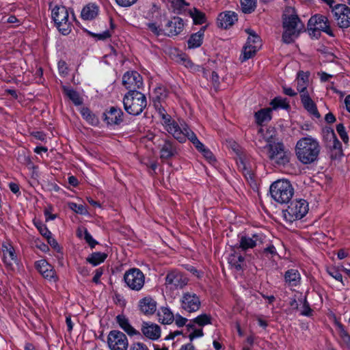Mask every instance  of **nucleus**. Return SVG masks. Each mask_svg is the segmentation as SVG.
I'll return each instance as SVG.
<instances>
[{
    "instance_id": "61",
    "label": "nucleus",
    "mask_w": 350,
    "mask_h": 350,
    "mask_svg": "<svg viewBox=\"0 0 350 350\" xmlns=\"http://www.w3.org/2000/svg\"><path fill=\"white\" fill-rule=\"evenodd\" d=\"M58 70H59V73L62 75H65L68 73V68L64 62H59Z\"/></svg>"
},
{
    "instance_id": "4",
    "label": "nucleus",
    "mask_w": 350,
    "mask_h": 350,
    "mask_svg": "<svg viewBox=\"0 0 350 350\" xmlns=\"http://www.w3.org/2000/svg\"><path fill=\"white\" fill-rule=\"evenodd\" d=\"M123 104L128 113L137 116L147 105L146 97L139 91L128 92L123 98Z\"/></svg>"
},
{
    "instance_id": "34",
    "label": "nucleus",
    "mask_w": 350,
    "mask_h": 350,
    "mask_svg": "<svg viewBox=\"0 0 350 350\" xmlns=\"http://www.w3.org/2000/svg\"><path fill=\"white\" fill-rule=\"evenodd\" d=\"M228 260L230 266L237 271L241 270L244 264V257L237 252L232 253L229 256Z\"/></svg>"
},
{
    "instance_id": "46",
    "label": "nucleus",
    "mask_w": 350,
    "mask_h": 350,
    "mask_svg": "<svg viewBox=\"0 0 350 350\" xmlns=\"http://www.w3.org/2000/svg\"><path fill=\"white\" fill-rule=\"evenodd\" d=\"M239 169L243 172V174L247 179H253V173L250 169H249L245 163L241 159L240 163L238 164Z\"/></svg>"
},
{
    "instance_id": "64",
    "label": "nucleus",
    "mask_w": 350,
    "mask_h": 350,
    "mask_svg": "<svg viewBox=\"0 0 350 350\" xmlns=\"http://www.w3.org/2000/svg\"><path fill=\"white\" fill-rule=\"evenodd\" d=\"M181 332L180 331H174V332H170V334L166 336L165 339L166 340H173L174 339L176 336H180L181 334Z\"/></svg>"
},
{
    "instance_id": "8",
    "label": "nucleus",
    "mask_w": 350,
    "mask_h": 350,
    "mask_svg": "<svg viewBox=\"0 0 350 350\" xmlns=\"http://www.w3.org/2000/svg\"><path fill=\"white\" fill-rule=\"evenodd\" d=\"M265 148L268 150V157L271 161L283 165L288 163L290 152L285 150L282 143L267 141Z\"/></svg>"
},
{
    "instance_id": "21",
    "label": "nucleus",
    "mask_w": 350,
    "mask_h": 350,
    "mask_svg": "<svg viewBox=\"0 0 350 350\" xmlns=\"http://www.w3.org/2000/svg\"><path fill=\"white\" fill-rule=\"evenodd\" d=\"M157 301L150 296H146L139 301V310L146 315H150L157 310Z\"/></svg>"
},
{
    "instance_id": "47",
    "label": "nucleus",
    "mask_w": 350,
    "mask_h": 350,
    "mask_svg": "<svg viewBox=\"0 0 350 350\" xmlns=\"http://www.w3.org/2000/svg\"><path fill=\"white\" fill-rule=\"evenodd\" d=\"M34 224L40 233L44 237H50L51 232L48 230L46 226L41 221H34Z\"/></svg>"
},
{
    "instance_id": "11",
    "label": "nucleus",
    "mask_w": 350,
    "mask_h": 350,
    "mask_svg": "<svg viewBox=\"0 0 350 350\" xmlns=\"http://www.w3.org/2000/svg\"><path fill=\"white\" fill-rule=\"evenodd\" d=\"M107 345L110 350H127L128 338L122 332L111 330L107 336Z\"/></svg>"
},
{
    "instance_id": "7",
    "label": "nucleus",
    "mask_w": 350,
    "mask_h": 350,
    "mask_svg": "<svg viewBox=\"0 0 350 350\" xmlns=\"http://www.w3.org/2000/svg\"><path fill=\"white\" fill-rule=\"evenodd\" d=\"M308 203L304 199H297L292 201L287 208L283 211L285 220L288 222L301 219L308 213Z\"/></svg>"
},
{
    "instance_id": "2",
    "label": "nucleus",
    "mask_w": 350,
    "mask_h": 350,
    "mask_svg": "<svg viewBox=\"0 0 350 350\" xmlns=\"http://www.w3.org/2000/svg\"><path fill=\"white\" fill-rule=\"evenodd\" d=\"M283 28L282 40L287 44L293 42L304 28L303 23L292 8H288L283 15Z\"/></svg>"
},
{
    "instance_id": "9",
    "label": "nucleus",
    "mask_w": 350,
    "mask_h": 350,
    "mask_svg": "<svg viewBox=\"0 0 350 350\" xmlns=\"http://www.w3.org/2000/svg\"><path fill=\"white\" fill-rule=\"evenodd\" d=\"M245 32L248 34V38L240 56L242 62L252 58L261 46L260 38L254 30L246 29Z\"/></svg>"
},
{
    "instance_id": "53",
    "label": "nucleus",
    "mask_w": 350,
    "mask_h": 350,
    "mask_svg": "<svg viewBox=\"0 0 350 350\" xmlns=\"http://www.w3.org/2000/svg\"><path fill=\"white\" fill-rule=\"evenodd\" d=\"M130 350H149V349L145 344L137 342L131 345Z\"/></svg>"
},
{
    "instance_id": "18",
    "label": "nucleus",
    "mask_w": 350,
    "mask_h": 350,
    "mask_svg": "<svg viewBox=\"0 0 350 350\" xmlns=\"http://www.w3.org/2000/svg\"><path fill=\"white\" fill-rule=\"evenodd\" d=\"M36 268L42 277L51 282H56L58 277L53 266L46 260L42 259L36 261Z\"/></svg>"
},
{
    "instance_id": "1",
    "label": "nucleus",
    "mask_w": 350,
    "mask_h": 350,
    "mask_svg": "<svg viewBox=\"0 0 350 350\" xmlns=\"http://www.w3.org/2000/svg\"><path fill=\"white\" fill-rule=\"evenodd\" d=\"M320 150L318 141L310 136L300 139L295 147L297 159L304 164H310L315 161Z\"/></svg>"
},
{
    "instance_id": "20",
    "label": "nucleus",
    "mask_w": 350,
    "mask_h": 350,
    "mask_svg": "<svg viewBox=\"0 0 350 350\" xmlns=\"http://www.w3.org/2000/svg\"><path fill=\"white\" fill-rule=\"evenodd\" d=\"M141 331L146 338L151 340H157L161 334L160 326L152 322H143Z\"/></svg>"
},
{
    "instance_id": "59",
    "label": "nucleus",
    "mask_w": 350,
    "mask_h": 350,
    "mask_svg": "<svg viewBox=\"0 0 350 350\" xmlns=\"http://www.w3.org/2000/svg\"><path fill=\"white\" fill-rule=\"evenodd\" d=\"M211 81L212 82L213 86L215 88H217L218 86H219V76L217 74V72H215V71H213L211 72V79H210Z\"/></svg>"
},
{
    "instance_id": "62",
    "label": "nucleus",
    "mask_w": 350,
    "mask_h": 350,
    "mask_svg": "<svg viewBox=\"0 0 350 350\" xmlns=\"http://www.w3.org/2000/svg\"><path fill=\"white\" fill-rule=\"evenodd\" d=\"M320 76V79L322 82L327 81L329 79H331L333 75L327 74L326 72H322L318 74Z\"/></svg>"
},
{
    "instance_id": "25",
    "label": "nucleus",
    "mask_w": 350,
    "mask_h": 350,
    "mask_svg": "<svg viewBox=\"0 0 350 350\" xmlns=\"http://www.w3.org/2000/svg\"><path fill=\"white\" fill-rule=\"evenodd\" d=\"M183 20L180 17H174L168 21L166 25V30L169 36H174L179 34L184 28Z\"/></svg>"
},
{
    "instance_id": "3",
    "label": "nucleus",
    "mask_w": 350,
    "mask_h": 350,
    "mask_svg": "<svg viewBox=\"0 0 350 350\" xmlns=\"http://www.w3.org/2000/svg\"><path fill=\"white\" fill-rule=\"evenodd\" d=\"M156 108L165 129L179 142H185V129L189 128L188 125L184 122L178 124L176 121L172 120L171 116L167 113L165 109L162 106L159 107L158 105H156Z\"/></svg>"
},
{
    "instance_id": "54",
    "label": "nucleus",
    "mask_w": 350,
    "mask_h": 350,
    "mask_svg": "<svg viewBox=\"0 0 350 350\" xmlns=\"http://www.w3.org/2000/svg\"><path fill=\"white\" fill-rule=\"evenodd\" d=\"M174 321L177 326L183 327L186 324L187 319L179 314H176L174 316Z\"/></svg>"
},
{
    "instance_id": "37",
    "label": "nucleus",
    "mask_w": 350,
    "mask_h": 350,
    "mask_svg": "<svg viewBox=\"0 0 350 350\" xmlns=\"http://www.w3.org/2000/svg\"><path fill=\"white\" fill-rule=\"evenodd\" d=\"M272 111L278 109H288L290 107L286 98L278 96L274 98L270 103Z\"/></svg>"
},
{
    "instance_id": "23",
    "label": "nucleus",
    "mask_w": 350,
    "mask_h": 350,
    "mask_svg": "<svg viewBox=\"0 0 350 350\" xmlns=\"http://www.w3.org/2000/svg\"><path fill=\"white\" fill-rule=\"evenodd\" d=\"M1 251L3 253V260L5 265L12 267L14 263L17 262V257L14 247L10 245L2 244Z\"/></svg>"
},
{
    "instance_id": "16",
    "label": "nucleus",
    "mask_w": 350,
    "mask_h": 350,
    "mask_svg": "<svg viewBox=\"0 0 350 350\" xmlns=\"http://www.w3.org/2000/svg\"><path fill=\"white\" fill-rule=\"evenodd\" d=\"M188 283L187 278L178 271H171L165 277V286L170 289L183 288Z\"/></svg>"
},
{
    "instance_id": "22",
    "label": "nucleus",
    "mask_w": 350,
    "mask_h": 350,
    "mask_svg": "<svg viewBox=\"0 0 350 350\" xmlns=\"http://www.w3.org/2000/svg\"><path fill=\"white\" fill-rule=\"evenodd\" d=\"M103 115L107 124H119L122 121L123 112L120 108L111 107Z\"/></svg>"
},
{
    "instance_id": "33",
    "label": "nucleus",
    "mask_w": 350,
    "mask_h": 350,
    "mask_svg": "<svg viewBox=\"0 0 350 350\" xmlns=\"http://www.w3.org/2000/svg\"><path fill=\"white\" fill-rule=\"evenodd\" d=\"M158 319L163 324H170L174 320V315L168 307H161L157 312Z\"/></svg>"
},
{
    "instance_id": "48",
    "label": "nucleus",
    "mask_w": 350,
    "mask_h": 350,
    "mask_svg": "<svg viewBox=\"0 0 350 350\" xmlns=\"http://www.w3.org/2000/svg\"><path fill=\"white\" fill-rule=\"evenodd\" d=\"M327 271L331 277H332L336 280L340 282L342 284H344L343 280H342V275H341V273L339 272V271L336 268H335V267L329 268V269H327Z\"/></svg>"
},
{
    "instance_id": "30",
    "label": "nucleus",
    "mask_w": 350,
    "mask_h": 350,
    "mask_svg": "<svg viewBox=\"0 0 350 350\" xmlns=\"http://www.w3.org/2000/svg\"><path fill=\"white\" fill-rule=\"evenodd\" d=\"M99 8L94 3H89L83 7L81 16L83 20L91 21L94 19L98 14Z\"/></svg>"
},
{
    "instance_id": "17",
    "label": "nucleus",
    "mask_w": 350,
    "mask_h": 350,
    "mask_svg": "<svg viewBox=\"0 0 350 350\" xmlns=\"http://www.w3.org/2000/svg\"><path fill=\"white\" fill-rule=\"evenodd\" d=\"M185 130V141L189 139L192 142V144L195 146V147L202 153L203 156L209 161L213 162L215 161V158L210 151L209 149L206 148L204 145L201 143L196 134L189 129L186 128Z\"/></svg>"
},
{
    "instance_id": "39",
    "label": "nucleus",
    "mask_w": 350,
    "mask_h": 350,
    "mask_svg": "<svg viewBox=\"0 0 350 350\" xmlns=\"http://www.w3.org/2000/svg\"><path fill=\"white\" fill-rule=\"evenodd\" d=\"M64 91L75 105H81L83 103V99L79 93L73 89L64 87Z\"/></svg>"
},
{
    "instance_id": "36",
    "label": "nucleus",
    "mask_w": 350,
    "mask_h": 350,
    "mask_svg": "<svg viewBox=\"0 0 350 350\" xmlns=\"http://www.w3.org/2000/svg\"><path fill=\"white\" fill-rule=\"evenodd\" d=\"M107 254L103 252H94L87 258V261L93 266H97L103 262Z\"/></svg>"
},
{
    "instance_id": "28",
    "label": "nucleus",
    "mask_w": 350,
    "mask_h": 350,
    "mask_svg": "<svg viewBox=\"0 0 350 350\" xmlns=\"http://www.w3.org/2000/svg\"><path fill=\"white\" fill-rule=\"evenodd\" d=\"M177 154L175 145L170 141L166 140L161 146L160 158L162 160L169 159Z\"/></svg>"
},
{
    "instance_id": "24",
    "label": "nucleus",
    "mask_w": 350,
    "mask_h": 350,
    "mask_svg": "<svg viewBox=\"0 0 350 350\" xmlns=\"http://www.w3.org/2000/svg\"><path fill=\"white\" fill-rule=\"evenodd\" d=\"M238 19L237 14L232 11L221 12L217 17L218 25L227 29L232 26Z\"/></svg>"
},
{
    "instance_id": "60",
    "label": "nucleus",
    "mask_w": 350,
    "mask_h": 350,
    "mask_svg": "<svg viewBox=\"0 0 350 350\" xmlns=\"http://www.w3.org/2000/svg\"><path fill=\"white\" fill-rule=\"evenodd\" d=\"M45 238L47 239L49 244L51 247H53L54 249H55L57 251L59 250V246L57 242L56 241V240L55 239H53L52 237L51 234L50 235V237H46Z\"/></svg>"
},
{
    "instance_id": "29",
    "label": "nucleus",
    "mask_w": 350,
    "mask_h": 350,
    "mask_svg": "<svg viewBox=\"0 0 350 350\" xmlns=\"http://www.w3.org/2000/svg\"><path fill=\"white\" fill-rule=\"evenodd\" d=\"M284 281L290 287L297 286L301 282V275L297 269H289L284 273Z\"/></svg>"
},
{
    "instance_id": "19",
    "label": "nucleus",
    "mask_w": 350,
    "mask_h": 350,
    "mask_svg": "<svg viewBox=\"0 0 350 350\" xmlns=\"http://www.w3.org/2000/svg\"><path fill=\"white\" fill-rule=\"evenodd\" d=\"M139 11L148 20H154L159 16V8L153 0H145L139 7Z\"/></svg>"
},
{
    "instance_id": "27",
    "label": "nucleus",
    "mask_w": 350,
    "mask_h": 350,
    "mask_svg": "<svg viewBox=\"0 0 350 350\" xmlns=\"http://www.w3.org/2000/svg\"><path fill=\"white\" fill-rule=\"evenodd\" d=\"M116 322L119 326L129 336H139L140 332L136 330L129 323V319L124 314L116 317Z\"/></svg>"
},
{
    "instance_id": "45",
    "label": "nucleus",
    "mask_w": 350,
    "mask_h": 350,
    "mask_svg": "<svg viewBox=\"0 0 350 350\" xmlns=\"http://www.w3.org/2000/svg\"><path fill=\"white\" fill-rule=\"evenodd\" d=\"M336 131L338 132L340 137L345 144H348L349 136L345 131L343 124H338L336 125Z\"/></svg>"
},
{
    "instance_id": "35",
    "label": "nucleus",
    "mask_w": 350,
    "mask_h": 350,
    "mask_svg": "<svg viewBox=\"0 0 350 350\" xmlns=\"http://www.w3.org/2000/svg\"><path fill=\"white\" fill-rule=\"evenodd\" d=\"M258 241V237L254 234L252 237L243 236L239 240L240 247L243 250L254 247Z\"/></svg>"
},
{
    "instance_id": "63",
    "label": "nucleus",
    "mask_w": 350,
    "mask_h": 350,
    "mask_svg": "<svg viewBox=\"0 0 350 350\" xmlns=\"http://www.w3.org/2000/svg\"><path fill=\"white\" fill-rule=\"evenodd\" d=\"M283 92L285 94L290 96H294L297 95V92L291 88L284 87Z\"/></svg>"
},
{
    "instance_id": "40",
    "label": "nucleus",
    "mask_w": 350,
    "mask_h": 350,
    "mask_svg": "<svg viewBox=\"0 0 350 350\" xmlns=\"http://www.w3.org/2000/svg\"><path fill=\"white\" fill-rule=\"evenodd\" d=\"M241 8L243 13L250 14L256 8V0H241Z\"/></svg>"
},
{
    "instance_id": "26",
    "label": "nucleus",
    "mask_w": 350,
    "mask_h": 350,
    "mask_svg": "<svg viewBox=\"0 0 350 350\" xmlns=\"http://www.w3.org/2000/svg\"><path fill=\"white\" fill-rule=\"evenodd\" d=\"M301 103L304 109L311 115L316 118H319L320 114L314 102L310 98L309 93H302L300 96Z\"/></svg>"
},
{
    "instance_id": "50",
    "label": "nucleus",
    "mask_w": 350,
    "mask_h": 350,
    "mask_svg": "<svg viewBox=\"0 0 350 350\" xmlns=\"http://www.w3.org/2000/svg\"><path fill=\"white\" fill-rule=\"evenodd\" d=\"M84 239L92 248H94L95 245L97 244V241L94 239L92 236L89 233V232L87 230H85L84 231Z\"/></svg>"
},
{
    "instance_id": "38",
    "label": "nucleus",
    "mask_w": 350,
    "mask_h": 350,
    "mask_svg": "<svg viewBox=\"0 0 350 350\" xmlns=\"http://www.w3.org/2000/svg\"><path fill=\"white\" fill-rule=\"evenodd\" d=\"M204 32L199 31L198 32L191 35L188 40V47L189 49H193L199 47L202 43Z\"/></svg>"
},
{
    "instance_id": "55",
    "label": "nucleus",
    "mask_w": 350,
    "mask_h": 350,
    "mask_svg": "<svg viewBox=\"0 0 350 350\" xmlns=\"http://www.w3.org/2000/svg\"><path fill=\"white\" fill-rule=\"evenodd\" d=\"M116 1L122 7H129L135 3L137 0H116Z\"/></svg>"
},
{
    "instance_id": "58",
    "label": "nucleus",
    "mask_w": 350,
    "mask_h": 350,
    "mask_svg": "<svg viewBox=\"0 0 350 350\" xmlns=\"http://www.w3.org/2000/svg\"><path fill=\"white\" fill-rule=\"evenodd\" d=\"M148 29L154 33L155 35H159L161 32V29L154 23H148L147 24Z\"/></svg>"
},
{
    "instance_id": "6",
    "label": "nucleus",
    "mask_w": 350,
    "mask_h": 350,
    "mask_svg": "<svg viewBox=\"0 0 350 350\" xmlns=\"http://www.w3.org/2000/svg\"><path fill=\"white\" fill-rule=\"evenodd\" d=\"M271 198L280 204L289 202L294 194V189L291 183L286 179H279L270 186Z\"/></svg>"
},
{
    "instance_id": "51",
    "label": "nucleus",
    "mask_w": 350,
    "mask_h": 350,
    "mask_svg": "<svg viewBox=\"0 0 350 350\" xmlns=\"http://www.w3.org/2000/svg\"><path fill=\"white\" fill-rule=\"evenodd\" d=\"M312 310L310 308L309 304H308L306 300H304V306L301 311V314L306 317H310L312 315Z\"/></svg>"
},
{
    "instance_id": "15",
    "label": "nucleus",
    "mask_w": 350,
    "mask_h": 350,
    "mask_svg": "<svg viewBox=\"0 0 350 350\" xmlns=\"http://www.w3.org/2000/svg\"><path fill=\"white\" fill-rule=\"evenodd\" d=\"M122 84L129 92L138 91L143 86V79L137 72L129 71L123 75Z\"/></svg>"
},
{
    "instance_id": "52",
    "label": "nucleus",
    "mask_w": 350,
    "mask_h": 350,
    "mask_svg": "<svg viewBox=\"0 0 350 350\" xmlns=\"http://www.w3.org/2000/svg\"><path fill=\"white\" fill-rule=\"evenodd\" d=\"M203 330L202 329H195L192 332H191L189 335V338L191 341L197 338H200L203 336Z\"/></svg>"
},
{
    "instance_id": "41",
    "label": "nucleus",
    "mask_w": 350,
    "mask_h": 350,
    "mask_svg": "<svg viewBox=\"0 0 350 350\" xmlns=\"http://www.w3.org/2000/svg\"><path fill=\"white\" fill-rule=\"evenodd\" d=\"M81 113L89 124L96 125L98 123V118L88 108H83L81 110Z\"/></svg>"
},
{
    "instance_id": "12",
    "label": "nucleus",
    "mask_w": 350,
    "mask_h": 350,
    "mask_svg": "<svg viewBox=\"0 0 350 350\" xmlns=\"http://www.w3.org/2000/svg\"><path fill=\"white\" fill-rule=\"evenodd\" d=\"M332 12L340 28L350 26V8L345 4H337L332 8Z\"/></svg>"
},
{
    "instance_id": "10",
    "label": "nucleus",
    "mask_w": 350,
    "mask_h": 350,
    "mask_svg": "<svg viewBox=\"0 0 350 350\" xmlns=\"http://www.w3.org/2000/svg\"><path fill=\"white\" fill-rule=\"evenodd\" d=\"M124 281L129 289L139 291L144 286L145 275L139 269L131 268L125 271Z\"/></svg>"
},
{
    "instance_id": "49",
    "label": "nucleus",
    "mask_w": 350,
    "mask_h": 350,
    "mask_svg": "<svg viewBox=\"0 0 350 350\" xmlns=\"http://www.w3.org/2000/svg\"><path fill=\"white\" fill-rule=\"evenodd\" d=\"M330 135L333 139L332 148L342 152V145L340 142L337 139L333 130L330 131Z\"/></svg>"
},
{
    "instance_id": "56",
    "label": "nucleus",
    "mask_w": 350,
    "mask_h": 350,
    "mask_svg": "<svg viewBox=\"0 0 350 350\" xmlns=\"http://www.w3.org/2000/svg\"><path fill=\"white\" fill-rule=\"evenodd\" d=\"M103 274V269L102 267L96 269L94 275L92 279L93 282L96 284H98L100 282V278Z\"/></svg>"
},
{
    "instance_id": "57",
    "label": "nucleus",
    "mask_w": 350,
    "mask_h": 350,
    "mask_svg": "<svg viewBox=\"0 0 350 350\" xmlns=\"http://www.w3.org/2000/svg\"><path fill=\"white\" fill-rule=\"evenodd\" d=\"M92 35L93 37L100 40H104L110 37V33L109 31H105L100 33H92Z\"/></svg>"
},
{
    "instance_id": "43",
    "label": "nucleus",
    "mask_w": 350,
    "mask_h": 350,
    "mask_svg": "<svg viewBox=\"0 0 350 350\" xmlns=\"http://www.w3.org/2000/svg\"><path fill=\"white\" fill-rule=\"evenodd\" d=\"M68 208L73 211L75 213L80 215L88 214V210L85 206L83 204H77L75 202H69L68 204Z\"/></svg>"
},
{
    "instance_id": "42",
    "label": "nucleus",
    "mask_w": 350,
    "mask_h": 350,
    "mask_svg": "<svg viewBox=\"0 0 350 350\" xmlns=\"http://www.w3.org/2000/svg\"><path fill=\"white\" fill-rule=\"evenodd\" d=\"M191 16L195 24L201 25L206 21L205 14L197 9L191 12Z\"/></svg>"
},
{
    "instance_id": "31",
    "label": "nucleus",
    "mask_w": 350,
    "mask_h": 350,
    "mask_svg": "<svg viewBox=\"0 0 350 350\" xmlns=\"http://www.w3.org/2000/svg\"><path fill=\"white\" fill-rule=\"evenodd\" d=\"M309 75L307 72L303 71L299 72L296 79L297 82V90L299 92L300 96L303 93H308L307 88L308 86Z\"/></svg>"
},
{
    "instance_id": "44",
    "label": "nucleus",
    "mask_w": 350,
    "mask_h": 350,
    "mask_svg": "<svg viewBox=\"0 0 350 350\" xmlns=\"http://www.w3.org/2000/svg\"><path fill=\"white\" fill-rule=\"evenodd\" d=\"M193 321L200 326L211 324V317L206 314H202L193 319Z\"/></svg>"
},
{
    "instance_id": "5",
    "label": "nucleus",
    "mask_w": 350,
    "mask_h": 350,
    "mask_svg": "<svg viewBox=\"0 0 350 350\" xmlns=\"http://www.w3.org/2000/svg\"><path fill=\"white\" fill-rule=\"evenodd\" d=\"M51 17L55 26L63 35H68L72 29V21L75 19L72 14L69 16V10L63 5H55L51 11Z\"/></svg>"
},
{
    "instance_id": "14",
    "label": "nucleus",
    "mask_w": 350,
    "mask_h": 350,
    "mask_svg": "<svg viewBox=\"0 0 350 350\" xmlns=\"http://www.w3.org/2000/svg\"><path fill=\"white\" fill-rule=\"evenodd\" d=\"M180 308L187 312H194L199 310L201 302L194 293L185 292L180 299Z\"/></svg>"
},
{
    "instance_id": "32",
    "label": "nucleus",
    "mask_w": 350,
    "mask_h": 350,
    "mask_svg": "<svg viewBox=\"0 0 350 350\" xmlns=\"http://www.w3.org/2000/svg\"><path fill=\"white\" fill-rule=\"evenodd\" d=\"M272 109L264 108L258 110L254 113L256 122L258 125H262L264 123L268 122L272 118Z\"/></svg>"
},
{
    "instance_id": "13",
    "label": "nucleus",
    "mask_w": 350,
    "mask_h": 350,
    "mask_svg": "<svg viewBox=\"0 0 350 350\" xmlns=\"http://www.w3.org/2000/svg\"><path fill=\"white\" fill-rule=\"evenodd\" d=\"M308 27L310 30L322 31L329 36H334L330 27L329 21L325 16L322 14H318L312 16L308 21Z\"/></svg>"
}]
</instances>
